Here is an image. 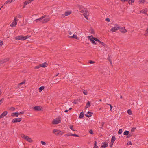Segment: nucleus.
Instances as JSON below:
<instances>
[{"label":"nucleus","mask_w":148,"mask_h":148,"mask_svg":"<svg viewBox=\"0 0 148 148\" xmlns=\"http://www.w3.org/2000/svg\"><path fill=\"white\" fill-rule=\"evenodd\" d=\"M147 11H148L147 9L146 8L145 9H144V10H142L140 11V13H142L145 14H146L147 13Z\"/></svg>","instance_id":"dca6fc26"},{"label":"nucleus","mask_w":148,"mask_h":148,"mask_svg":"<svg viewBox=\"0 0 148 148\" xmlns=\"http://www.w3.org/2000/svg\"><path fill=\"white\" fill-rule=\"evenodd\" d=\"M148 30V28L147 29V31H146V32L145 34V35L146 36H147V33L148 32V31H147V30Z\"/></svg>","instance_id":"864d4df0"},{"label":"nucleus","mask_w":148,"mask_h":148,"mask_svg":"<svg viewBox=\"0 0 148 148\" xmlns=\"http://www.w3.org/2000/svg\"><path fill=\"white\" fill-rule=\"evenodd\" d=\"M21 137L25 139L28 142L32 143L33 142V140L32 139L27 136L25 135H23Z\"/></svg>","instance_id":"7ed1b4c3"},{"label":"nucleus","mask_w":148,"mask_h":148,"mask_svg":"<svg viewBox=\"0 0 148 148\" xmlns=\"http://www.w3.org/2000/svg\"><path fill=\"white\" fill-rule=\"evenodd\" d=\"M73 125H72L71 126H70V128L71 130H72L73 131H74V130L73 129Z\"/></svg>","instance_id":"4d7b16f0"},{"label":"nucleus","mask_w":148,"mask_h":148,"mask_svg":"<svg viewBox=\"0 0 148 148\" xmlns=\"http://www.w3.org/2000/svg\"><path fill=\"white\" fill-rule=\"evenodd\" d=\"M44 88V87L41 86L39 88V91L40 92H41V91L43 90Z\"/></svg>","instance_id":"cd10ccee"},{"label":"nucleus","mask_w":148,"mask_h":148,"mask_svg":"<svg viewBox=\"0 0 148 148\" xmlns=\"http://www.w3.org/2000/svg\"><path fill=\"white\" fill-rule=\"evenodd\" d=\"M79 11L82 13H83L85 14L88 13V11L86 10L84 8H81L80 9Z\"/></svg>","instance_id":"9d476101"},{"label":"nucleus","mask_w":148,"mask_h":148,"mask_svg":"<svg viewBox=\"0 0 148 148\" xmlns=\"http://www.w3.org/2000/svg\"><path fill=\"white\" fill-rule=\"evenodd\" d=\"M13 1V0H8L4 4V5L8 3H10Z\"/></svg>","instance_id":"4be33fe9"},{"label":"nucleus","mask_w":148,"mask_h":148,"mask_svg":"<svg viewBox=\"0 0 148 148\" xmlns=\"http://www.w3.org/2000/svg\"><path fill=\"white\" fill-rule=\"evenodd\" d=\"M89 63L90 64H93V63H95V62L93 61H92V60H90L89 61Z\"/></svg>","instance_id":"13d9d810"},{"label":"nucleus","mask_w":148,"mask_h":148,"mask_svg":"<svg viewBox=\"0 0 148 148\" xmlns=\"http://www.w3.org/2000/svg\"><path fill=\"white\" fill-rule=\"evenodd\" d=\"M53 133L57 136H61L63 134V132L62 131L56 129L53 130Z\"/></svg>","instance_id":"f257e3e1"},{"label":"nucleus","mask_w":148,"mask_h":148,"mask_svg":"<svg viewBox=\"0 0 148 148\" xmlns=\"http://www.w3.org/2000/svg\"><path fill=\"white\" fill-rule=\"evenodd\" d=\"M99 43H101V44H104V43L101 42V41H100L99 40Z\"/></svg>","instance_id":"338daca9"},{"label":"nucleus","mask_w":148,"mask_h":148,"mask_svg":"<svg viewBox=\"0 0 148 148\" xmlns=\"http://www.w3.org/2000/svg\"><path fill=\"white\" fill-rule=\"evenodd\" d=\"M84 113L83 112H82L80 113L79 118H82L84 117Z\"/></svg>","instance_id":"aec40b11"},{"label":"nucleus","mask_w":148,"mask_h":148,"mask_svg":"<svg viewBox=\"0 0 148 148\" xmlns=\"http://www.w3.org/2000/svg\"><path fill=\"white\" fill-rule=\"evenodd\" d=\"M4 100V98H2L1 100H0V105H1V103H2Z\"/></svg>","instance_id":"79ce46f5"},{"label":"nucleus","mask_w":148,"mask_h":148,"mask_svg":"<svg viewBox=\"0 0 148 148\" xmlns=\"http://www.w3.org/2000/svg\"><path fill=\"white\" fill-rule=\"evenodd\" d=\"M47 16L46 15H44L42 16L40 18L37 19L35 20V21L36 22H38V21L41 22L42 23V21H43V19L44 18H45Z\"/></svg>","instance_id":"0eeeda50"},{"label":"nucleus","mask_w":148,"mask_h":148,"mask_svg":"<svg viewBox=\"0 0 148 148\" xmlns=\"http://www.w3.org/2000/svg\"><path fill=\"white\" fill-rule=\"evenodd\" d=\"M88 39L90 40L92 43L94 45H96V43L94 40L93 38V36L92 35L91 36H88Z\"/></svg>","instance_id":"6e6552de"},{"label":"nucleus","mask_w":148,"mask_h":148,"mask_svg":"<svg viewBox=\"0 0 148 148\" xmlns=\"http://www.w3.org/2000/svg\"><path fill=\"white\" fill-rule=\"evenodd\" d=\"M87 113L89 114V115H88V114H85V115L86 116L89 118V117H90V116H92V113L90 112H89V111H88V112H87Z\"/></svg>","instance_id":"6ab92c4d"},{"label":"nucleus","mask_w":148,"mask_h":148,"mask_svg":"<svg viewBox=\"0 0 148 148\" xmlns=\"http://www.w3.org/2000/svg\"><path fill=\"white\" fill-rule=\"evenodd\" d=\"M22 119L21 118H16L13 119L12 121V122L13 123L20 122L21 121Z\"/></svg>","instance_id":"1a4fd4ad"},{"label":"nucleus","mask_w":148,"mask_h":148,"mask_svg":"<svg viewBox=\"0 0 148 148\" xmlns=\"http://www.w3.org/2000/svg\"><path fill=\"white\" fill-rule=\"evenodd\" d=\"M108 105L110 106V110L111 111L112 110V109L113 108L112 106L111 105V104H108Z\"/></svg>","instance_id":"09e8293b"},{"label":"nucleus","mask_w":148,"mask_h":148,"mask_svg":"<svg viewBox=\"0 0 148 148\" xmlns=\"http://www.w3.org/2000/svg\"><path fill=\"white\" fill-rule=\"evenodd\" d=\"M49 20V18L48 17L44 19L42 21V23H47Z\"/></svg>","instance_id":"2eb2a0df"},{"label":"nucleus","mask_w":148,"mask_h":148,"mask_svg":"<svg viewBox=\"0 0 148 148\" xmlns=\"http://www.w3.org/2000/svg\"><path fill=\"white\" fill-rule=\"evenodd\" d=\"M71 11H66L65 12V14H64L65 16H68V15H70L71 14Z\"/></svg>","instance_id":"b1692460"},{"label":"nucleus","mask_w":148,"mask_h":148,"mask_svg":"<svg viewBox=\"0 0 148 148\" xmlns=\"http://www.w3.org/2000/svg\"><path fill=\"white\" fill-rule=\"evenodd\" d=\"M89 132L92 134H93V132L92 130H90L89 131Z\"/></svg>","instance_id":"8fccbe9b"},{"label":"nucleus","mask_w":148,"mask_h":148,"mask_svg":"<svg viewBox=\"0 0 148 148\" xmlns=\"http://www.w3.org/2000/svg\"><path fill=\"white\" fill-rule=\"evenodd\" d=\"M129 132L128 131H126L124 132L123 134L125 135H129Z\"/></svg>","instance_id":"bb28decb"},{"label":"nucleus","mask_w":148,"mask_h":148,"mask_svg":"<svg viewBox=\"0 0 148 148\" xmlns=\"http://www.w3.org/2000/svg\"><path fill=\"white\" fill-rule=\"evenodd\" d=\"M17 19H16V17H15L14 18V20L13 21V22H12V23L10 25V26L12 27H15L17 24Z\"/></svg>","instance_id":"20e7f679"},{"label":"nucleus","mask_w":148,"mask_h":148,"mask_svg":"<svg viewBox=\"0 0 148 148\" xmlns=\"http://www.w3.org/2000/svg\"><path fill=\"white\" fill-rule=\"evenodd\" d=\"M94 148H98V147L97 145V142L96 141H95V143L94 144Z\"/></svg>","instance_id":"7c9ffc66"},{"label":"nucleus","mask_w":148,"mask_h":148,"mask_svg":"<svg viewBox=\"0 0 148 148\" xmlns=\"http://www.w3.org/2000/svg\"><path fill=\"white\" fill-rule=\"evenodd\" d=\"M80 99L75 100L74 101L73 103L75 104H78L79 102H80Z\"/></svg>","instance_id":"412c9836"},{"label":"nucleus","mask_w":148,"mask_h":148,"mask_svg":"<svg viewBox=\"0 0 148 148\" xmlns=\"http://www.w3.org/2000/svg\"><path fill=\"white\" fill-rule=\"evenodd\" d=\"M15 39L16 40H24V37L22 35H20L15 37Z\"/></svg>","instance_id":"423d86ee"},{"label":"nucleus","mask_w":148,"mask_h":148,"mask_svg":"<svg viewBox=\"0 0 148 148\" xmlns=\"http://www.w3.org/2000/svg\"><path fill=\"white\" fill-rule=\"evenodd\" d=\"M127 145H132V143L131 141H129L127 143Z\"/></svg>","instance_id":"37998d69"},{"label":"nucleus","mask_w":148,"mask_h":148,"mask_svg":"<svg viewBox=\"0 0 148 148\" xmlns=\"http://www.w3.org/2000/svg\"><path fill=\"white\" fill-rule=\"evenodd\" d=\"M71 136H74V137H79V136L78 135H77L76 134H71Z\"/></svg>","instance_id":"58836bf2"},{"label":"nucleus","mask_w":148,"mask_h":148,"mask_svg":"<svg viewBox=\"0 0 148 148\" xmlns=\"http://www.w3.org/2000/svg\"><path fill=\"white\" fill-rule=\"evenodd\" d=\"M83 93L85 95H87L88 94V92L87 91V90H84L83 91Z\"/></svg>","instance_id":"c9c22d12"},{"label":"nucleus","mask_w":148,"mask_h":148,"mask_svg":"<svg viewBox=\"0 0 148 148\" xmlns=\"http://www.w3.org/2000/svg\"><path fill=\"white\" fill-rule=\"evenodd\" d=\"M15 108L13 107H11V108H10V110L12 111H14L15 110Z\"/></svg>","instance_id":"a18cd8bd"},{"label":"nucleus","mask_w":148,"mask_h":148,"mask_svg":"<svg viewBox=\"0 0 148 148\" xmlns=\"http://www.w3.org/2000/svg\"><path fill=\"white\" fill-rule=\"evenodd\" d=\"M90 106V104L89 101H88L87 103L85 106V108H86Z\"/></svg>","instance_id":"393cba45"},{"label":"nucleus","mask_w":148,"mask_h":148,"mask_svg":"<svg viewBox=\"0 0 148 148\" xmlns=\"http://www.w3.org/2000/svg\"><path fill=\"white\" fill-rule=\"evenodd\" d=\"M29 3V1H26L24 2V5H25V6H26L27 5L28 3Z\"/></svg>","instance_id":"a19ab883"},{"label":"nucleus","mask_w":148,"mask_h":148,"mask_svg":"<svg viewBox=\"0 0 148 148\" xmlns=\"http://www.w3.org/2000/svg\"><path fill=\"white\" fill-rule=\"evenodd\" d=\"M41 67H43L44 68L47 67L48 65V64L47 63L45 62L42 64H40Z\"/></svg>","instance_id":"a211bd4d"},{"label":"nucleus","mask_w":148,"mask_h":148,"mask_svg":"<svg viewBox=\"0 0 148 148\" xmlns=\"http://www.w3.org/2000/svg\"><path fill=\"white\" fill-rule=\"evenodd\" d=\"M93 38L96 41H97V42H99V39H98L97 38H95V37H93Z\"/></svg>","instance_id":"72a5a7b5"},{"label":"nucleus","mask_w":148,"mask_h":148,"mask_svg":"<svg viewBox=\"0 0 148 148\" xmlns=\"http://www.w3.org/2000/svg\"><path fill=\"white\" fill-rule=\"evenodd\" d=\"M105 20L106 21H107L108 22H109L110 21V19L108 18H106Z\"/></svg>","instance_id":"603ef678"},{"label":"nucleus","mask_w":148,"mask_h":148,"mask_svg":"<svg viewBox=\"0 0 148 148\" xmlns=\"http://www.w3.org/2000/svg\"><path fill=\"white\" fill-rule=\"evenodd\" d=\"M84 16L85 18L87 19H88V16H87V14H84Z\"/></svg>","instance_id":"49530a36"},{"label":"nucleus","mask_w":148,"mask_h":148,"mask_svg":"<svg viewBox=\"0 0 148 148\" xmlns=\"http://www.w3.org/2000/svg\"><path fill=\"white\" fill-rule=\"evenodd\" d=\"M127 1H128V2L129 4H132L134 1V0H128Z\"/></svg>","instance_id":"a878e982"},{"label":"nucleus","mask_w":148,"mask_h":148,"mask_svg":"<svg viewBox=\"0 0 148 148\" xmlns=\"http://www.w3.org/2000/svg\"><path fill=\"white\" fill-rule=\"evenodd\" d=\"M102 144H103L101 146L102 148H105L108 146V143L107 142L103 143Z\"/></svg>","instance_id":"ddd939ff"},{"label":"nucleus","mask_w":148,"mask_h":148,"mask_svg":"<svg viewBox=\"0 0 148 148\" xmlns=\"http://www.w3.org/2000/svg\"><path fill=\"white\" fill-rule=\"evenodd\" d=\"M30 37V36H29L28 35H27L25 36H24V40L29 38Z\"/></svg>","instance_id":"e433bc0d"},{"label":"nucleus","mask_w":148,"mask_h":148,"mask_svg":"<svg viewBox=\"0 0 148 148\" xmlns=\"http://www.w3.org/2000/svg\"><path fill=\"white\" fill-rule=\"evenodd\" d=\"M9 59L7 58L0 60V65L6 62L7 61H9Z\"/></svg>","instance_id":"f8f14e48"},{"label":"nucleus","mask_w":148,"mask_h":148,"mask_svg":"<svg viewBox=\"0 0 148 148\" xmlns=\"http://www.w3.org/2000/svg\"><path fill=\"white\" fill-rule=\"evenodd\" d=\"M58 79H55L54 80V82H55L56 83H57L58 82H57V80Z\"/></svg>","instance_id":"052dcab7"},{"label":"nucleus","mask_w":148,"mask_h":148,"mask_svg":"<svg viewBox=\"0 0 148 148\" xmlns=\"http://www.w3.org/2000/svg\"><path fill=\"white\" fill-rule=\"evenodd\" d=\"M34 108V110L37 111H40L41 110V108L38 106H35Z\"/></svg>","instance_id":"f3484780"},{"label":"nucleus","mask_w":148,"mask_h":148,"mask_svg":"<svg viewBox=\"0 0 148 148\" xmlns=\"http://www.w3.org/2000/svg\"><path fill=\"white\" fill-rule=\"evenodd\" d=\"M71 133H70V134H65L64 135V136H65V137H66V138L67 136H71Z\"/></svg>","instance_id":"2f4dec72"},{"label":"nucleus","mask_w":148,"mask_h":148,"mask_svg":"<svg viewBox=\"0 0 148 148\" xmlns=\"http://www.w3.org/2000/svg\"><path fill=\"white\" fill-rule=\"evenodd\" d=\"M122 129H119L118 132L119 134H120L122 133Z\"/></svg>","instance_id":"473e14b6"},{"label":"nucleus","mask_w":148,"mask_h":148,"mask_svg":"<svg viewBox=\"0 0 148 148\" xmlns=\"http://www.w3.org/2000/svg\"><path fill=\"white\" fill-rule=\"evenodd\" d=\"M113 143H111V144L110 145V147H112Z\"/></svg>","instance_id":"e2e57ef3"},{"label":"nucleus","mask_w":148,"mask_h":148,"mask_svg":"<svg viewBox=\"0 0 148 148\" xmlns=\"http://www.w3.org/2000/svg\"><path fill=\"white\" fill-rule=\"evenodd\" d=\"M40 67H41V66L40 64L38 66H35L34 67V69H39Z\"/></svg>","instance_id":"f704fd0d"},{"label":"nucleus","mask_w":148,"mask_h":148,"mask_svg":"<svg viewBox=\"0 0 148 148\" xmlns=\"http://www.w3.org/2000/svg\"><path fill=\"white\" fill-rule=\"evenodd\" d=\"M132 135H130V134L129 135H128V136H127V138H129Z\"/></svg>","instance_id":"774afa93"},{"label":"nucleus","mask_w":148,"mask_h":148,"mask_svg":"<svg viewBox=\"0 0 148 148\" xmlns=\"http://www.w3.org/2000/svg\"><path fill=\"white\" fill-rule=\"evenodd\" d=\"M3 43V42L2 41L0 40V47L2 46Z\"/></svg>","instance_id":"3c124183"},{"label":"nucleus","mask_w":148,"mask_h":148,"mask_svg":"<svg viewBox=\"0 0 148 148\" xmlns=\"http://www.w3.org/2000/svg\"><path fill=\"white\" fill-rule=\"evenodd\" d=\"M19 115V114H24V111H22L19 112H18Z\"/></svg>","instance_id":"de8ad7c7"},{"label":"nucleus","mask_w":148,"mask_h":148,"mask_svg":"<svg viewBox=\"0 0 148 148\" xmlns=\"http://www.w3.org/2000/svg\"><path fill=\"white\" fill-rule=\"evenodd\" d=\"M115 140V137L114 136H112L111 139V143H114Z\"/></svg>","instance_id":"5701e85b"},{"label":"nucleus","mask_w":148,"mask_h":148,"mask_svg":"<svg viewBox=\"0 0 148 148\" xmlns=\"http://www.w3.org/2000/svg\"><path fill=\"white\" fill-rule=\"evenodd\" d=\"M61 118L60 117H58L54 119L52 121V123L53 124H57L61 123Z\"/></svg>","instance_id":"f03ea898"},{"label":"nucleus","mask_w":148,"mask_h":148,"mask_svg":"<svg viewBox=\"0 0 148 148\" xmlns=\"http://www.w3.org/2000/svg\"><path fill=\"white\" fill-rule=\"evenodd\" d=\"M25 83V82H21V83L19 84L18 85H21L22 84H24V83Z\"/></svg>","instance_id":"5fc2aeb1"},{"label":"nucleus","mask_w":148,"mask_h":148,"mask_svg":"<svg viewBox=\"0 0 148 148\" xmlns=\"http://www.w3.org/2000/svg\"><path fill=\"white\" fill-rule=\"evenodd\" d=\"M108 60L110 62L111 64H112V62L111 61V60L109 58L108 59Z\"/></svg>","instance_id":"0e129e2a"},{"label":"nucleus","mask_w":148,"mask_h":148,"mask_svg":"<svg viewBox=\"0 0 148 148\" xmlns=\"http://www.w3.org/2000/svg\"><path fill=\"white\" fill-rule=\"evenodd\" d=\"M14 114H15V116L18 117L19 115L18 112H15L14 113Z\"/></svg>","instance_id":"ea45409f"},{"label":"nucleus","mask_w":148,"mask_h":148,"mask_svg":"<svg viewBox=\"0 0 148 148\" xmlns=\"http://www.w3.org/2000/svg\"><path fill=\"white\" fill-rule=\"evenodd\" d=\"M11 116L13 117L15 116V114H14V113H12L11 114Z\"/></svg>","instance_id":"bf43d9fd"},{"label":"nucleus","mask_w":148,"mask_h":148,"mask_svg":"<svg viewBox=\"0 0 148 148\" xmlns=\"http://www.w3.org/2000/svg\"><path fill=\"white\" fill-rule=\"evenodd\" d=\"M41 143L42 144V145H45L46 143L45 142L43 141H41Z\"/></svg>","instance_id":"c03bdc74"},{"label":"nucleus","mask_w":148,"mask_h":148,"mask_svg":"<svg viewBox=\"0 0 148 148\" xmlns=\"http://www.w3.org/2000/svg\"><path fill=\"white\" fill-rule=\"evenodd\" d=\"M7 113L8 112L7 111L4 112L0 115V118H1L4 116H5L7 115Z\"/></svg>","instance_id":"4468645a"},{"label":"nucleus","mask_w":148,"mask_h":148,"mask_svg":"<svg viewBox=\"0 0 148 148\" xmlns=\"http://www.w3.org/2000/svg\"><path fill=\"white\" fill-rule=\"evenodd\" d=\"M71 38H74L75 39H77V37L76 35H75L74 34H73V36H71L70 37Z\"/></svg>","instance_id":"c756f323"},{"label":"nucleus","mask_w":148,"mask_h":148,"mask_svg":"<svg viewBox=\"0 0 148 148\" xmlns=\"http://www.w3.org/2000/svg\"><path fill=\"white\" fill-rule=\"evenodd\" d=\"M119 29H120V30L121 32L123 33H125L127 32V30L124 27H120Z\"/></svg>","instance_id":"9b49d317"},{"label":"nucleus","mask_w":148,"mask_h":148,"mask_svg":"<svg viewBox=\"0 0 148 148\" xmlns=\"http://www.w3.org/2000/svg\"><path fill=\"white\" fill-rule=\"evenodd\" d=\"M17 17L19 18H21L22 17V16L21 15H18L17 16Z\"/></svg>","instance_id":"6e6d98bb"},{"label":"nucleus","mask_w":148,"mask_h":148,"mask_svg":"<svg viewBox=\"0 0 148 148\" xmlns=\"http://www.w3.org/2000/svg\"><path fill=\"white\" fill-rule=\"evenodd\" d=\"M115 27H113L111 29V31L113 32H115L117 30L120 28V27L117 24L115 25Z\"/></svg>","instance_id":"39448f33"},{"label":"nucleus","mask_w":148,"mask_h":148,"mask_svg":"<svg viewBox=\"0 0 148 148\" xmlns=\"http://www.w3.org/2000/svg\"><path fill=\"white\" fill-rule=\"evenodd\" d=\"M90 32L92 34H94L93 30L92 29L91 30Z\"/></svg>","instance_id":"680f3d73"},{"label":"nucleus","mask_w":148,"mask_h":148,"mask_svg":"<svg viewBox=\"0 0 148 148\" xmlns=\"http://www.w3.org/2000/svg\"><path fill=\"white\" fill-rule=\"evenodd\" d=\"M136 129V128H135V127H133V128H132L131 129V132H134L135 130Z\"/></svg>","instance_id":"4c0bfd02"},{"label":"nucleus","mask_w":148,"mask_h":148,"mask_svg":"<svg viewBox=\"0 0 148 148\" xmlns=\"http://www.w3.org/2000/svg\"><path fill=\"white\" fill-rule=\"evenodd\" d=\"M127 112L128 114L130 115H131L132 114V112L130 109L128 110Z\"/></svg>","instance_id":"c85d7f7f"},{"label":"nucleus","mask_w":148,"mask_h":148,"mask_svg":"<svg viewBox=\"0 0 148 148\" xmlns=\"http://www.w3.org/2000/svg\"><path fill=\"white\" fill-rule=\"evenodd\" d=\"M33 0H29V3H31Z\"/></svg>","instance_id":"69168bd1"}]
</instances>
